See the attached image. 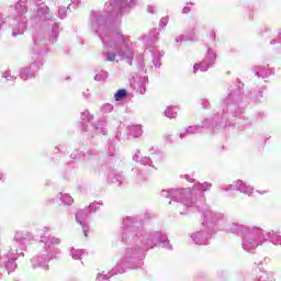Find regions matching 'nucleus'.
I'll return each instance as SVG.
<instances>
[{"mask_svg":"<svg viewBox=\"0 0 281 281\" xmlns=\"http://www.w3.org/2000/svg\"><path fill=\"white\" fill-rule=\"evenodd\" d=\"M126 89H120L115 94H114V100L116 102H120V100H124L126 97Z\"/></svg>","mask_w":281,"mask_h":281,"instance_id":"1","label":"nucleus"},{"mask_svg":"<svg viewBox=\"0 0 281 281\" xmlns=\"http://www.w3.org/2000/svg\"><path fill=\"white\" fill-rule=\"evenodd\" d=\"M105 56H106L109 63H115V54L108 53Z\"/></svg>","mask_w":281,"mask_h":281,"instance_id":"2","label":"nucleus"},{"mask_svg":"<svg viewBox=\"0 0 281 281\" xmlns=\"http://www.w3.org/2000/svg\"><path fill=\"white\" fill-rule=\"evenodd\" d=\"M55 243H57V244H58V243H60V239H56V241H55Z\"/></svg>","mask_w":281,"mask_h":281,"instance_id":"3","label":"nucleus"}]
</instances>
